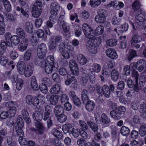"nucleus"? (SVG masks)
I'll use <instances>...</instances> for the list:
<instances>
[{"label": "nucleus", "mask_w": 146, "mask_h": 146, "mask_svg": "<svg viewBox=\"0 0 146 146\" xmlns=\"http://www.w3.org/2000/svg\"><path fill=\"white\" fill-rule=\"evenodd\" d=\"M60 86L58 84H56L54 85L50 88V92L51 94H56L58 93L60 90Z\"/></svg>", "instance_id": "obj_20"}, {"label": "nucleus", "mask_w": 146, "mask_h": 146, "mask_svg": "<svg viewBox=\"0 0 146 146\" xmlns=\"http://www.w3.org/2000/svg\"><path fill=\"white\" fill-rule=\"evenodd\" d=\"M95 21L97 23H103L106 20L105 17L98 15L95 18Z\"/></svg>", "instance_id": "obj_40"}, {"label": "nucleus", "mask_w": 146, "mask_h": 146, "mask_svg": "<svg viewBox=\"0 0 146 146\" xmlns=\"http://www.w3.org/2000/svg\"><path fill=\"white\" fill-rule=\"evenodd\" d=\"M28 44V41L25 39L23 40L19 44L18 46L19 50L21 52H23L26 49Z\"/></svg>", "instance_id": "obj_13"}, {"label": "nucleus", "mask_w": 146, "mask_h": 146, "mask_svg": "<svg viewBox=\"0 0 146 146\" xmlns=\"http://www.w3.org/2000/svg\"><path fill=\"white\" fill-rule=\"evenodd\" d=\"M16 123L17 126L23 127L24 122L21 115L19 116L17 119Z\"/></svg>", "instance_id": "obj_57"}, {"label": "nucleus", "mask_w": 146, "mask_h": 146, "mask_svg": "<svg viewBox=\"0 0 146 146\" xmlns=\"http://www.w3.org/2000/svg\"><path fill=\"white\" fill-rule=\"evenodd\" d=\"M110 115L115 120H118L121 118V115L116 111L113 110L110 112Z\"/></svg>", "instance_id": "obj_38"}, {"label": "nucleus", "mask_w": 146, "mask_h": 146, "mask_svg": "<svg viewBox=\"0 0 146 146\" xmlns=\"http://www.w3.org/2000/svg\"><path fill=\"white\" fill-rule=\"evenodd\" d=\"M106 52V55L111 59H115L117 58V54L114 49L111 48L108 49Z\"/></svg>", "instance_id": "obj_10"}, {"label": "nucleus", "mask_w": 146, "mask_h": 146, "mask_svg": "<svg viewBox=\"0 0 146 146\" xmlns=\"http://www.w3.org/2000/svg\"><path fill=\"white\" fill-rule=\"evenodd\" d=\"M23 84V80L21 79H18L16 85V88L17 90H20L22 89Z\"/></svg>", "instance_id": "obj_62"}, {"label": "nucleus", "mask_w": 146, "mask_h": 146, "mask_svg": "<svg viewBox=\"0 0 146 146\" xmlns=\"http://www.w3.org/2000/svg\"><path fill=\"white\" fill-rule=\"evenodd\" d=\"M69 66L73 75L77 76L78 74V69L76 62L74 60H71L69 62Z\"/></svg>", "instance_id": "obj_6"}, {"label": "nucleus", "mask_w": 146, "mask_h": 146, "mask_svg": "<svg viewBox=\"0 0 146 146\" xmlns=\"http://www.w3.org/2000/svg\"><path fill=\"white\" fill-rule=\"evenodd\" d=\"M25 30L28 33L30 34H32L33 31V26L32 23L30 22H27L25 24Z\"/></svg>", "instance_id": "obj_18"}, {"label": "nucleus", "mask_w": 146, "mask_h": 146, "mask_svg": "<svg viewBox=\"0 0 146 146\" xmlns=\"http://www.w3.org/2000/svg\"><path fill=\"white\" fill-rule=\"evenodd\" d=\"M106 0H90L89 3L93 7H96L99 6L101 2H104Z\"/></svg>", "instance_id": "obj_29"}, {"label": "nucleus", "mask_w": 146, "mask_h": 146, "mask_svg": "<svg viewBox=\"0 0 146 146\" xmlns=\"http://www.w3.org/2000/svg\"><path fill=\"white\" fill-rule=\"evenodd\" d=\"M45 98L42 96H39L38 98H34L30 95H27L25 98L26 103L29 105H38L40 102L44 104L45 103Z\"/></svg>", "instance_id": "obj_2"}, {"label": "nucleus", "mask_w": 146, "mask_h": 146, "mask_svg": "<svg viewBox=\"0 0 146 146\" xmlns=\"http://www.w3.org/2000/svg\"><path fill=\"white\" fill-rule=\"evenodd\" d=\"M103 94L104 96L106 98H109L111 92L109 90V86L107 85H104L102 87Z\"/></svg>", "instance_id": "obj_26"}, {"label": "nucleus", "mask_w": 146, "mask_h": 146, "mask_svg": "<svg viewBox=\"0 0 146 146\" xmlns=\"http://www.w3.org/2000/svg\"><path fill=\"white\" fill-rule=\"evenodd\" d=\"M72 132V133H70V134H72L75 138H77L79 136L80 134L79 130H78V129H75L73 128Z\"/></svg>", "instance_id": "obj_64"}, {"label": "nucleus", "mask_w": 146, "mask_h": 146, "mask_svg": "<svg viewBox=\"0 0 146 146\" xmlns=\"http://www.w3.org/2000/svg\"><path fill=\"white\" fill-rule=\"evenodd\" d=\"M19 142L20 144L22 146H27V144L28 141L25 138H23V137H19Z\"/></svg>", "instance_id": "obj_59"}, {"label": "nucleus", "mask_w": 146, "mask_h": 146, "mask_svg": "<svg viewBox=\"0 0 146 146\" xmlns=\"http://www.w3.org/2000/svg\"><path fill=\"white\" fill-rule=\"evenodd\" d=\"M139 134L141 136H144L146 134V127L141 126L140 128Z\"/></svg>", "instance_id": "obj_61"}, {"label": "nucleus", "mask_w": 146, "mask_h": 146, "mask_svg": "<svg viewBox=\"0 0 146 146\" xmlns=\"http://www.w3.org/2000/svg\"><path fill=\"white\" fill-rule=\"evenodd\" d=\"M32 55V51L31 50H27L25 53L24 57V60L28 61L29 60Z\"/></svg>", "instance_id": "obj_48"}, {"label": "nucleus", "mask_w": 146, "mask_h": 146, "mask_svg": "<svg viewBox=\"0 0 146 146\" xmlns=\"http://www.w3.org/2000/svg\"><path fill=\"white\" fill-rule=\"evenodd\" d=\"M88 95L89 92L87 90L84 89L82 91L81 97L84 103H86L89 99Z\"/></svg>", "instance_id": "obj_21"}, {"label": "nucleus", "mask_w": 146, "mask_h": 146, "mask_svg": "<svg viewBox=\"0 0 146 146\" xmlns=\"http://www.w3.org/2000/svg\"><path fill=\"white\" fill-rule=\"evenodd\" d=\"M146 82V73L144 72L142 73L139 78V85L141 88H142Z\"/></svg>", "instance_id": "obj_30"}, {"label": "nucleus", "mask_w": 146, "mask_h": 146, "mask_svg": "<svg viewBox=\"0 0 146 146\" xmlns=\"http://www.w3.org/2000/svg\"><path fill=\"white\" fill-rule=\"evenodd\" d=\"M137 69L139 72H141L146 65V61L144 60L141 59L137 62Z\"/></svg>", "instance_id": "obj_22"}, {"label": "nucleus", "mask_w": 146, "mask_h": 146, "mask_svg": "<svg viewBox=\"0 0 146 146\" xmlns=\"http://www.w3.org/2000/svg\"><path fill=\"white\" fill-rule=\"evenodd\" d=\"M50 8L51 9V15H56L57 16V12L60 9L59 5L56 1H53L50 3Z\"/></svg>", "instance_id": "obj_7"}, {"label": "nucleus", "mask_w": 146, "mask_h": 146, "mask_svg": "<svg viewBox=\"0 0 146 146\" xmlns=\"http://www.w3.org/2000/svg\"><path fill=\"white\" fill-rule=\"evenodd\" d=\"M35 126L37 128L39 131L41 132V133H42V131L46 129L42 124L39 121H36Z\"/></svg>", "instance_id": "obj_44"}, {"label": "nucleus", "mask_w": 146, "mask_h": 146, "mask_svg": "<svg viewBox=\"0 0 146 146\" xmlns=\"http://www.w3.org/2000/svg\"><path fill=\"white\" fill-rule=\"evenodd\" d=\"M23 127L17 126L16 128V130L17 135L19 137H23L24 135V133L22 129Z\"/></svg>", "instance_id": "obj_45"}, {"label": "nucleus", "mask_w": 146, "mask_h": 146, "mask_svg": "<svg viewBox=\"0 0 146 146\" xmlns=\"http://www.w3.org/2000/svg\"><path fill=\"white\" fill-rule=\"evenodd\" d=\"M135 21L138 24L137 28L144 29L146 32V15L143 10L138 11L135 15Z\"/></svg>", "instance_id": "obj_1"}, {"label": "nucleus", "mask_w": 146, "mask_h": 146, "mask_svg": "<svg viewBox=\"0 0 146 146\" xmlns=\"http://www.w3.org/2000/svg\"><path fill=\"white\" fill-rule=\"evenodd\" d=\"M54 65L50 64H45L44 70L46 73L48 74L51 73L55 68Z\"/></svg>", "instance_id": "obj_28"}, {"label": "nucleus", "mask_w": 146, "mask_h": 146, "mask_svg": "<svg viewBox=\"0 0 146 146\" xmlns=\"http://www.w3.org/2000/svg\"><path fill=\"white\" fill-rule=\"evenodd\" d=\"M86 102L85 107L86 110L89 112L92 111L95 106L94 102L92 101L89 100L88 101Z\"/></svg>", "instance_id": "obj_23"}, {"label": "nucleus", "mask_w": 146, "mask_h": 146, "mask_svg": "<svg viewBox=\"0 0 146 146\" xmlns=\"http://www.w3.org/2000/svg\"><path fill=\"white\" fill-rule=\"evenodd\" d=\"M44 0H36L32 8V15L35 18H37L41 14L42 12V4Z\"/></svg>", "instance_id": "obj_3"}, {"label": "nucleus", "mask_w": 146, "mask_h": 146, "mask_svg": "<svg viewBox=\"0 0 146 146\" xmlns=\"http://www.w3.org/2000/svg\"><path fill=\"white\" fill-rule=\"evenodd\" d=\"M16 33L21 38L24 39L25 38L26 36L25 33L22 28H17L16 29Z\"/></svg>", "instance_id": "obj_27"}, {"label": "nucleus", "mask_w": 146, "mask_h": 146, "mask_svg": "<svg viewBox=\"0 0 146 146\" xmlns=\"http://www.w3.org/2000/svg\"><path fill=\"white\" fill-rule=\"evenodd\" d=\"M92 69L94 72L98 73L99 72L101 69V67L99 64L95 63L92 66Z\"/></svg>", "instance_id": "obj_51"}, {"label": "nucleus", "mask_w": 146, "mask_h": 146, "mask_svg": "<svg viewBox=\"0 0 146 146\" xmlns=\"http://www.w3.org/2000/svg\"><path fill=\"white\" fill-rule=\"evenodd\" d=\"M53 39H50V43L49 45V48L50 50H54L57 46V44L56 42L54 41Z\"/></svg>", "instance_id": "obj_58"}, {"label": "nucleus", "mask_w": 146, "mask_h": 146, "mask_svg": "<svg viewBox=\"0 0 146 146\" xmlns=\"http://www.w3.org/2000/svg\"><path fill=\"white\" fill-rule=\"evenodd\" d=\"M101 121L103 124L107 126L109 125L111 123L110 119L108 117L106 114L104 113L102 114Z\"/></svg>", "instance_id": "obj_19"}, {"label": "nucleus", "mask_w": 146, "mask_h": 146, "mask_svg": "<svg viewBox=\"0 0 146 146\" xmlns=\"http://www.w3.org/2000/svg\"><path fill=\"white\" fill-rule=\"evenodd\" d=\"M87 48L91 53L95 54L97 52V48L95 44L90 40H88L86 44Z\"/></svg>", "instance_id": "obj_11"}, {"label": "nucleus", "mask_w": 146, "mask_h": 146, "mask_svg": "<svg viewBox=\"0 0 146 146\" xmlns=\"http://www.w3.org/2000/svg\"><path fill=\"white\" fill-rule=\"evenodd\" d=\"M82 28L84 34L87 32H89V31L92 29L90 25L86 23H84L83 25Z\"/></svg>", "instance_id": "obj_54"}, {"label": "nucleus", "mask_w": 146, "mask_h": 146, "mask_svg": "<svg viewBox=\"0 0 146 146\" xmlns=\"http://www.w3.org/2000/svg\"><path fill=\"white\" fill-rule=\"evenodd\" d=\"M86 37L88 39L91 40H95L96 39V35L94 31L92 29L91 31H89L84 34Z\"/></svg>", "instance_id": "obj_36"}, {"label": "nucleus", "mask_w": 146, "mask_h": 146, "mask_svg": "<svg viewBox=\"0 0 146 146\" xmlns=\"http://www.w3.org/2000/svg\"><path fill=\"white\" fill-rule=\"evenodd\" d=\"M33 67L32 66L29 65L26 68L23 74H24L26 77H29L33 74Z\"/></svg>", "instance_id": "obj_17"}, {"label": "nucleus", "mask_w": 146, "mask_h": 146, "mask_svg": "<svg viewBox=\"0 0 146 146\" xmlns=\"http://www.w3.org/2000/svg\"><path fill=\"white\" fill-rule=\"evenodd\" d=\"M52 115L44 113V115H42L43 120L46 121L47 123L48 127H50L52 123V121L51 120Z\"/></svg>", "instance_id": "obj_14"}, {"label": "nucleus", "mask_w": 146, "mask_h": 146, "mask_svg": "<svg viewBox=\"0 0 146 146\" xmlns=\"http://www.w3.org/2000/svg\"><path fill=\"white\" fill-rule=\"evenodd\" d=\"M72 108L71 104L69 102H67L64 104L63 109L64 110L69 111L71 110Z\"/></svg>", "instance_id": "obj_63"}, {"label": "nucleus", "mask_w": 146, "mask_h": 146, "mask_svg": "<svg viewBox=\"0 0 146 146\" xmlns=\"http://www.w3.org/2000/svg\"><path fill=\"white\" fill-rule=\"evenodd\" d=\"M89 78L88 75L86 73H83L82 76L81 83L83 86H85L87 84Z\"/></svg>", "instance_id": "obj_37"}, {"label": "nucleus", "mask_w": 146, "mask_h": 146, "mask_svg": "<svg viewBox=\"0 0 146 146\" xmlns=\"http://www.w3.org/2000/svg\"><path fill=\"white\" fill-rule=\"evenodd\" d=\"M73 128V127L71 124L67 123L63 125L62 129L65 134L68 133L70 134V133H72Z\"/></svg>", "instance_id": "obj_12"}, {"label": "nucleus", "mask_w": 146, "mask_h": 146, "mask_svg": "<svg viewBox=\"0 0 146 146\" xmlns=\"http://www.w3.org/2000/svg\"><path fill=\"white\" fill-rule=\"evenodd\" d=\"M104 27L102 25L99 26L96 29L94 33L96 35H102L104 32Z\"/></svg>", "instance_id": "obj_46"}, {"label": "nucleus", "mask_w": 146, "mask_h": 146, "mask_svg": "<svg viewBox=\"0 0 146 146\" xmlns=\"http://www.w3.org/2000/svg\"><path fill=\"white\" fill-rule=\"evenodd\" d=\"M79 125L80 127L79 130L82 129L87 130L88 128V126L86 123L84 121L79 120L78 121Z\"/></svg>", "instance_id": "obj_43"}, {"label": "nucleus", "mask_w": 146, "mask_h": 146, "mask_svg": "<svg viewBox=\"0 0 146 146\" xmlns=\"http://www.w3.org/2000/svg\"><path fill=\"white\" fill-rule=\"evenodd\" d=\"M7 143L8 146H16V142L13 140L11 137H8L7 140Z\"/></svg>", "instance_id": "obj_52"}, {"label": "nucleus", "mask_w": 146, "mask_h": 146, "mask_svg": "<svg viewBox=\"0 0 146 146\" xmlns=\"http://www.w3.org/2000/svg\"><path fill=\"white\" fill-rule=\"evenodd\" d=\"M61 25L62 26L63 31L65 33H67L70 30V27L68 23H63V24Z\"/></svg>", "instance_id": "obj_60"}, {"label": "nucleus", "mask_w": 146, "mask_h": 146, "mask_svg": "<svg viewBox=\"0 0 146 146\" xmlns=\"http://www.w3.org/2000/svg\"><path fill=\"white\" fill-rule=\"evenodd\" d=\"M64 112L63 107L61 105H57L55 106L54 108V112L56 117L58 116L60 113Z\"/></svg>", "instance_id": "obj_31"}, {"label": "nucleus", "mask_w": 146, "mask_h": 146, "mask_svg": "<svg viewBox=\"0 0 146 146\" xmlns=\"http://www.w3.org/2000/svg\"><path fill=\"white\" fill-rule=\"evenodd\" d=\"M16 108L15 107H12V108L9 109L7 112L9 114V118H11L14 117L16 113Z\"/></svg>", "instance_id": "obj_47"}, {"label": "nucleus", "mask_w": 146, "mask_h": 146, "mask_svg": "<svg viewBox=\"0 0 146 146\" xmlns=\"http://www.w3.org/2000/svg\"><path fill=\"white\" fill-rule=\"evenodd\" d=\"M19 38L17 35L13 36L11 39L12 42L15 44H18L20 42Z\"/></svg>", "instance_id": "obj_56"}, {"label": "nucleus", "mask_w": 146, "mask_h": 146, "mask_svg": "<svg viewBox=\"0 0 146 146\" xmlns=\"http://www.w3.org/2000/svg\"><path fill=\"white\" fill-rule=\"evenodd\" d=\"M17 69L19 73L21 74L24 73V71L26 68L25 65L23 61L19 62L17 65Z\"/></svg>", "instance_id": "obj_15"}, {"label": "nucleus", "mask_w": 146, "mask_h": 146, "mask_svg": "<svg viewBox=\"0 0 146 146\" xmlns=\"http://www.w3.org/2000/svg\"><path fill=\"white\" fill-rule=\"evenodd\" d=\"M142 40L141 36L137 34H133L132 36L131 45L132 47H134L135 44L141 42Z\"/></svg>", "instance_id": "obj_9"}, {"label": "nucleus", "mask_w": 146, "mask_h": 146, "mask_svg": "<svg viewBox=\"0 0 146 146\" xmlns=\"http://www.w3.org/2000/svg\"><path fill=\"white\" fill-rule=\"evenodd\" d=\"M57 117L58 120L60 123L64 122L67 119V116L63 114H60Z\"/></svg>", "instance_id": "obj_53"}, {"label": "nucleus", "mask_w": 146, "mask_h": 146, "mask_svg": "<svg viewBox=\"0 0 146 146\" xmlns=\"http://www.w3.org/2000/svg\"><path fill=\"white\" fill-rule=\"evenodd\" d=\"M22 115L23 118L27 124H29L31 121L30 118L29 113L26 109H24L22 111Z\"/></svg>", "instance_id": "obj_16"}, {"label": "nucleus", "mask_w": 146, "mask_h": 146, "mask_svg": "<svg viewBox=\"0 0 146 146\" xmlns=\"http://www.w3.org/2000/svg\"><path fill=\"white\" fill-rule=\"evenodd\" d=\"M58 17L56 15H51L49 20L46 23V25L44 27L51 28L53 27V25L57 21Z\"/></svg>", "instance_id": "obj_8"}, {"label": "nucleus", "mask_w": 146, "mask_h": 146, "mask_svg": "<svg viewBox=\"0 0 146 146\" xmlns=\"http://www.w3.org/2000/svg\"><path fill=\"white\" fill-rule=\"evenodd\" d=\"M33 117L36 121H39L42 119V115L36 112L33 113Z\"/></svg>", "instance_id": "obj_50"}, {"label": "nucleus", "mask_w": 146, "mask_h": 146, "mask_svg": "<svg viewBox=\"0 0 146 146\" xmlns=\"http://www.w3.org/2000/svg\"><path fill=\"white\" fill-rule=\"evenodd\" d=\"M137 52L136 51L134 50H130L129 52V56L128 59L129 61H130L134 57L137 56Z\"/></svg>", "instance_id": "obj_42"}, {"label": "nucleus", "mask_w": 146, "mask_h": 146, "mask_svg": "<svg viewBox=\"0 0 146 146\" xmlns=\"http://www.w3.org/2000/svg\"><path fill=\"white\" fill-rule=\"evenodd\" d=\"M47 48L46 45L43 43L40 44L38 46L37 50V56L44 57L46 53Z\"/></svg>", "instance_id": "obj_5"}, {"label": "nucleus", "mask_w": 146, "mask_h": 146, "mask_svg": "<svg viewBox=\"0 0 146 146\" xmlns=\"http://www.w3.org/2000/svg\"><path fill=\"white\" fill-rule=\"evenodd\" d=\"M58 96L56 95L51 96L49 98V101L51 105H55L58 102Z\"/></svg>", "instance_id": "obj_34"}, {"label": "nucleus", "mask_w": 146, "mask_h": 146, "mask_svg": "<svg viewBox=\"0 0 146 146\" xmlns=\"http://www.w3.org/2000/svg\"><path fill=\"white\" fill-rule=\"evenodd\" d=\"M31 87L35 90L38 89V84L36 82V78L34 76H32L31 79Z\"/></svg>", "instance_id": "obj_32"}, {"label": "nucleus", "mask_w": 146, "mask_h": 146, "mask_svg": "<svg viewBox=\"0 0 146 146\" xmlns=\"http://www.w3.org/2000/svg\"><path fill=\"white\" fill-rule=\"evenodd\" d=\"M119 76V72L116 69H113L111 73V80L114 82L116 81L118 79Z\"/></svg>", "instance_id": "obj_25"}, {"label": "nucleus", "mask_w": 146, "mask_h": 146, "mask_svg": "<svg viewBox=\"0 0 146 146\" xmlns=\"http://www.w3.org/2000/svg\"><path fill=\"white\" fill-rule=\"evenodd\" d=\"M68 79L65 81V84L67 86H70V87L74 90H76L78 86V84L76 79L75 78L72 76L71 78L70 76V75L67 74Z\"/></svg>", "instance_id": "obj_4"}, {"label": "nucleus", "mask_w": 146, "mask_h": 146, "mask_svg": "<svg viewBox=\"0 0 146 146\" xmlns=\"http://www.w3.org/2000/svg\"><path fill=\"white\" fill-rule=\"evenodd\" d=\"M77 59L78 63L82 65L86 64L87 62V60L85 56L81 54L77 55Z\"/></svg>", "instance_id": "obj_24"}, {"label": "nucleus", "mask_w": 146, "mask_h": 146, "mask_svg": "<svg viewBox=\"0 0 146 146\" xmlns=\"http://www.w3.org/2000/svg\"><path fill=\"white\" fill-rule=\"evenodd\" d=\"M54 59L53 56L50 55L48 56L46 58L45 64L54 65Z\"/></svg>", "instance_id": "obj_41"}, {"label": "nucleus", "mask_w": 146, "mask_h": 146, "mask_svg": "<svg viewBox=\"0 0 146 146\" xmlns=\"http://www.w3.org/2000/svg\"><path fill=\"white\" fill-rule=\"evenodd\" d=\"M87 123L94 132L96 133L98 132V127L97 124L89 121H87Z\"/></svg>", "instance_id": "obj_33"}, {"label": "nucleus", "mask_w": 146, "mask_h": 146, "mask_svg": "<svg viewBox=\"0 0 146 146\" xmlns=\"http://www.w3.org/2000/svg\"><path fill=\"white\" fill-rule=\"evenodd\" d=\"M40 91L43 93L46 94L48 91L46 85L43 84H40L39 86Z\"/></svg>", "instance_id": "obj_55"}, {"label": "nucleus", "mask_w": 146, "mask_h": 146, "mask_svg": "<svg viewBox=\"0 0 146 146\" xmlns=\"http://www.w3.org/2000/svg\"><path fill=\"white\" fill-rule=\"evenodd\" d=\"M51 133L56 138L60 139L63 138L62 133L57 129L54 128L52 130Z\"/></svg>", "instance_id": "obj_35"}, {"label": "nucleus", "mask_w": 146, "mask_h": 146, "mask_svg": "<svg viewBox=\"0 0 146 146\" xmlns=\"http://www.w3.org/2000/svg\"><path fill=\"white\" fill-rule=\"evenodd\" d=\"M120 132L121 134L122 135L127 136L130 133V130L128 127L123 126L121 128Z\"/></svg>", "instance_id": "obj_39"}, {"label": "nucleus", "mask_w": 146, "mask_h": 146, "mask_svg": "<svg viewBox=\"0 0 146 146\" xmlns=\"http://www.w3.org/2000/svg\"><path fill=\"white\" fill-rule=\"evenodd\" d=\"M117 43V40L115 39H111L108 40L106 41L107 45L110 46H115Z\"/></svg>", "instance_id": "obj_49"}]
</instances>
